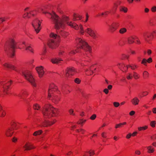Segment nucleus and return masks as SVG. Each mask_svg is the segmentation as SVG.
Returning <instances> with one entry per match:
<instances>
[{"label":"nucleus","mask_w":156,"mask_h":156,"mask_svg":"<svg viewBox=\"0 0 156 156\" xmlns=\"http://www.w3.org/2000/svg\"><path fill=\"white\" fill-rule=\"evenodd\" d=\"M135 41H136V44H141V42L139 39L136 36L135 39Z\"/></svg>","instance_id":"obj_51"},{"label":"nucleus","mask_w":156,"mask_h":156,"mask_svg":"<svg viewBox=\"0 0 156 156\" xmlns=\"http://www.w3.org/2000/svg\"><path fill=\"white\" fill-rule=\"evenodd\" d=\"M118 7V6L114 3L112 9L110 10L112 13L114 14L116 12Z\"/></svg>","instance_id":"obj_35"},{"label":"nucleus","mask_w":156,"mask_h":156,"mask_svg":"<svg viewBox=\"0 0 156 156\" xmlns=\"http://www.w3.org/2000/svg\"><path fill=\"white\" fill-rule=\"evenodd\" d=\"M47 45L50 48L52 49L56 48L59 46L58 43L52 39L49 40L48 41Z\"/></svg>","instance_id":"obj_15"},{"label":"nucleus","mask_w":156,"mask_h":156,"mask_svg":"<svg viewBox=\"0 0 156 156\" xmlns=\"http://www.w3.org/2000/svg\"><path fill=\"white\" fill-rule=\"evenodd\" d=\"M37 13L36 10L30 11L29 12H26L24 13L23 17L24 18H30L35 16L37 14Z\"/></svg>","instance_id":"obj_16"},{"label":"nucleus","mask_w":156,"mask_h":156,"mask_svg":"<svg viewBox=\"0 0 156 156\" xmlns=\"http://www.w3.org/2000/svg\"><path fill=\"white\" fill-rule=\"evenodd\" d=\"M140 101L138 98L136 97H135L131 100L132 104L135 105H137L139 104Z\"/></svg>","instance_id":"obj_27"},{"label":"nucleus","mask_w":156,"mask_h":156,"mask_svg":"<svg viewBox=\"0 0 156 156\" xmlns=\"http://www.w3.org/2000/svg\"><path fill=\"white\" fill-rule=\"evenodd\" d=\"M151 10L153 12H156V6H154L152 7L151 9Z\"/></svg>","instance_id":"obj_64"},{"label":"nucleus","mask_w":156,"mask_h":156,"mask_svg":"<svg viewBox=\"0 0 156 156\" xmlns=\"http://www.w3.org/2000/svg\"><path fill=\"white\" fill-rule=\"evenodd\" d=\"M149 93L147 91H142L139 94V96L140 97L142 98L147 95Z\"/></svg>","instance_id":"obj_36"},{"label":"nucleus","mask_w":156,"mask_h":156,"mask_svg":"<svg viewBox=\"0 0 156 156\" xmlns=\"http://www.w3.org/2000/svg\"><path fill=\"white\" fill-rule=\"evenodd\" d=\"M76 131L78 133L81 132L82 134H84L85 132V130L82 129H77Z\"/></svg>","instance_id":"obj_52"},{"label":"nucleus","mask_w":156,"mask_h":156,"mask_svg":"<svg viewBox=\"0 0 156 156\" xmlns=\"http://www.w3.org/2000/svg\"><path fill=\"white\" fill-rule=\"evenodd\" d=\"M59 112L58 109L54 108L50 104H45L43 107L42 113L44 117L46 119L56 117Z\"/></svg>","instance_id":"obj_2"},{"label":"nucleus","mask_w":156,"mask_h":156,"mask_svg":"<svg viewBox=\"0 0 156 156\" xmlns=\"http://www.w3.org/2000/svg\"><path fill=\"white\" fill-rule=\"evenodd\" d=\"M22 74L26 80L31 84L32 86L35 87H36L35 80L32 75L30 71H26L23 72Z\"/></svg>","instance_id":"obj_7"},{"label":"nucleus","mask_w":156,"mask_h":156,"mask_svg":"<svg viewBox=\"0 0 156 156\" xmlns=\"http://www.w3.org/2000/svg\"><path fill=\"white\" fill-rule=\"evenodd\" d=\"M117 66L123 72H126L128 69V65L126 66L125 64L122 63H119Z\"/></svg>","instance_id":"obj_22"},{"label":"nucleus","mask_w":156,"mask_h":156,"mask_svg":"<svg viewBox=\"0 0 156 156\" xmlns=\"http://www.w3.org/2000/svg\"><path fill=\"white\" fill-rule=\"evenodd\" d=\"M69 112L70 115L73 116L75 115V114L74 113V110L73 109H70L69 111Z\"/></svg>","instance_id":"obj_55"},{"label":"nucleus","mask_w":156,"mask_h":156,"mask_svg":"<svg viewBox=\"0 0 156 156\" xmlns=\"http://www.w3.org/2000/svg\"><path fill=\"white\" fill-rule=\"evenodd\" d=\"M129 56L128 55H126L125 54H122L120 56V59L121 60H125L128 59L129 58Z\"/></svg>","instance_id":"obj_40"},{"label":"nucleus","mask_w":156,"mask_h":156,"mask_svg":"<svg viewBox=\"0 0 156 156\" xmlns=\"http://www.w3.org/2000/svg\"><path fill=\"white\" fill-rule=\"evenodd\" d=\"M47 16L51 18L53 20V21L55 24V28L57 30H59L63 26L65 22L69 21V18L66 16H62V18L60 19L58 16L55 13L53 14L47 13Z\"/></svg>","instance_id":"obj_4"},{"label":"nucleus","mask_w":156,"mask_h":156,"mask_svg":"<svg viewBox=\"0 0 156 156\" xmlns=\"http://www.w3.org/2000/svg\"><path fill=\"white\" fill-rule=\"evenodd\" d=\"M41 22L37 19L34 20L33 21L32 25L37 34L39 32L41 29Z\"/></svg>","instance_id":"obj_9"},{"label":"nucleus","mask_w":156,"mask_h":156,"mask_svg":"<svg viewBox=\"0 0 156 156\" xmlns=\"http://www.w3.org/2000/svg\"><path fill=\"white\" fill-rule=\"evenodd\" d=\"M120 23L119 22H114L110 25H108V31L111 33L115 32L119 28Z\"/></svg>","instance_id":"obj_8"},{"label":"nucleus","mask_w":156,"mask_h":156,"mask_svg":"<svg viewBox=\"0 0 156 156\" xmlns=\"http://www.w3.org/2000/svg\"><path fill=\"white\" fill-rule=\"evenodd\" d=\"M86 121V120L83 119H80L77 122L79 124H82L84 123Z\"/></svg>","instance_id":"obj_47"},{"label":"nucleus","mask_w":156,"mask_h":156,"mask_svg":"<svg viewBox=\"0 0 156 156\" xmlns=\"http://www.w3.org/2000/svg\"><path fill=\"white\" fill-rule=\"evenodd\" d=\"M43 132L41 130H40L35 132L33 133V135L34 136H37L41 135Z\"/></svg>","instance_id":"obj_41"},{"label":"nucleus","mask_w":156,"mask_h":156,"mask_svg":"<svg viewBox=\"0 0 156 156\" xmlns=\"http://www.w3.org/2000/svg\"><path fill=\"white\" fill-rule=\"evenodd\" d=\"M150 23L152 26L156 25V22L154 21V19H152L150 20Z\"/></svg>","instance_id":"obj_56"},{"label":"nucleus","mask_w":156,"mask_h":156,"mask_svg":"<svg viewBox=\"0 0 156 156\" xmlns=\"http://www.w3.org/2000/svg\"><path fill=\"white\" fill-rule=\"evenodd\" d=\"M113 104L114 106L115 107H118L120 105L119 103V102H114Z\"/></svg>","instance_id":"obj_63"},{"label":"nucleus","mask_w":156,"mask_h":156,"mask_svg":"<svg viewBox=\"0 0 156 156\" xmlns=\"http://www.w3.org/2000/svg\"><path fill=\"white\" fill-rule=\"evenodd\" d=\"M127 31V30L125 28H121L119 31V33L120 34H123Z\"/></svg>","instance_id":"obj_44"},{"label":"nucleus","mask_w":156,"mask_h":156,"mask_svg":"<svg viewBox=\"0 0 156 156\" xmlns=\"http://www.w3.org/2000/svg\"><path fill=\"white\" fill-rule=\"evenodd\" d=\"M14 133V130L11 127L8 128L5 131V135L7 137H11Z\"/></svg>","instance_id":"obj_20"},{"label":"nucleus","mask_w":156,"mask_h":156,"mask_svg":"<svg viewBox=\"0 0 156 156\" xmlns=\"http://www.w3.org/2000/svg\"><path fill=\"white\" fill-rule=\"evenodd\" d=\"M81 64L83 65L86 66L91 61V58L90 57L87 56V54H83L81 56Z\"/></svg>","instance_id":"obj_12"},{"label":"nucleus","mask_w":156,"mask_h":156,"mask_svg":"<svg viewBox=\"0 0 156 156\" xmlns=\"http://www.w3.org/2000/svg\"><path fill=\"white\" fill-rule=\"evenodd\" d=\"M128 68H131V69L133 70H134L138 68V66L136 65H128Z\"/></svg>","instance_id":"obj_45"},{"label":"nucleus","mask_w":156,"mask_h":156,"mask_svg":"<svg viewBox=\"0 0 156 156\" xmlns=\"http://www.w3.org/2000/svg\"><path fill=\"white\" fill-rule=\"evenodd\" d=\"M85 73L86 75L88 76H90L92 75L93 74V72L89 68L88 69H87L85 71Z\"/></svg>","instance_id":"obj_43"},{"label":"nucleus","mask_w":156,"mask_h":156,"mask_svg":"<svg viewBox=\"0 0 156 156\" xmlns=\"http://www.w3.org/2000/svg\"><path fill=\"white\" fill-rule=\"evenodd\" d=\"M89 68L93 72V73L96 72L95 71L97 69V66L96 65L92 66L90 67V68Z\"/></svg>","instance_id":"obj_42"},{"label":"nucleus","mask_w":156,"mask_h":156,"mask_svg":"<svg viewBox=\"0 0 156 156\" xmlns=\"http://www.w3.org/2000/svg\"><path fill=\"white\" fill-rule=\"evenodd\" d=\"M5 115V112L3 110L2 106L0 105V117H3Z\"/></svg>","instance_id":"obj_30"},{"label":"nucleus","mask_w":156,"mask_h":156,"mask_svg":"<svg viewBox=\"0 0 156 156\" xmlns=\"http://www.w3.org/2000/svg\"><path fill=\"white\" fill-rule=\"evenodd\" d=\"M12 81L10 80L6 82H0V96H3L9 94L10 86Z\"/></svg>","instance_id":"obj_6"},{"label":"nucleus","mask_w":156,"mask_h":156,"mask_svg":"<svg viewBox=\"0 0 156 156\" xmlns=\"http://www.w3.org/2000/svg\"><path fill=\"white\" fill-rule=\"evenodd\" d=\"M5 69L9 70H16V67L13 65L8 63H5L3 64Z\"/></svg>","instance_id":"obj_19"},{"label":"nucleus","mask_w":156,"mask_h":156,"mask_svg":"<svg viewBox=\"0 0 156 156\" xmlns=\"http://www.w3.org/2000/svg\"><path fill=\"white\" fill-rule=\"evenodd\" d=\"M57 35L56 34H54L53 33H51L50 35V37H51L55 38Z\"/></svg>","instance_id":"obj_61"},{"label":"nucleus","mask_w":156,"mask_h":156,"mask_svg":"<svg viewBox=\"0 0 156 156\" xmlns=\"http://www.w3.org/2000/svg\"><path fill=\"white\" fill-rule=\"evenodd\" d=\"M28 94L27 91L25 90H22L19 95V97L20 98L25 99L27 97Z\"/></svg>","instance_id":"obj_23"},{"label":"nucleus","mask_w":156,"mask_h":156,"mask_svg":"<svg viewBox=\"0 0 156 156\" xmlns=\"http://www.w3.org/2000/svg\"><path fill=\"white\" fill-rule=\"evenodd\" d=\"M151 33L152 34L153 38H156V30H153Z\"/></svg>","instance_id":"obj_59"},{"label":"nucleus","mask_w":156,"mask_h":156,"mask_svg":"<svg viewBox=\"0 0 156 156\" xmlns=\"http://www.w3.org/2000/svg\"><path fill=\"white\" fill-rule=\"evenodd\" d=\"M156 122L155 121H151L150 123V126L152 128H154L155 127Z\"/></svg>","instance_id":"obj_49"},{"label":"nucleus","mask_w":156,"mask_h":156,"mask_svg":"<svg viewBox=\"0 0 156 156\" xmlns=\"http://www.w3.org/2000/svg\"><path fill=\"white\" fill-rule=\"evenodd\" d=\"M14 130V129H18V126L17 125L16 123V122L12 121L11 123V127Z\"/></svg>","instance_id":"obj_29"},{"label":"nucleus","mask_w":156,"mask_h":156,"mask_svg":"<svg viewBox=\"0 0 156 156\" xmlns=\"http://www.w3.org/2000/svg\"><path fill=\"white\" fill-rule=\"evenodd\" d=\"M26 50L27 51H29L31 52H33V51L32 48L30 46H29L27 47L26 48Z\"/></svg>","instance_id":"obj_53"},{"label":"nucleus","mask_w":156,"mask_h":156,"mask_svg":"<svg viewBox=\"0 0 156 156\" xmlns=\"http://www.w3.org/2000/svg\"><path fill=\"white\" fill-rule=\"evenodd\" d=\"M148 128L147 126H145L143 127H140L138 128V130L140 131L144 130L147 129Z\"/></svg>","instance_id":"obj_46"},{"label":"nucleus","mask_w":156,"mask_h":156,"mask_svg":"<svg viewBox=\"0 0 156 156\" xmlns=\"http://www.w3.org/2000/svg\"><path fill=\"white\" fill-rule=\"evenodd\" d=\"M33 108L34 110H38L40 109L41 107L38 104L35 103L33 105Z\"/></svg>","instance_id":"obj_39"},{"label":"nucleus","mask_w":156,"mask_h":156,"mask_svg":"<svg viewBox=\"0 0 156 156\" xmlns=\"http://www.w3.org/2000/svg\"><path fill=\"white\" fill-rule=\"evenodd\" d=\"M143 77L144 79H148L149 77V74L147 71H144L143 73Z\"/></svg>","instance_id":"obj_38"},{"label":"nucleus","mask_w":156,"mask_h":156,"mask_svg":"<svg viewBox=\"0 0 156 156\" xmlns=\"http://www.w3.org/2000/svg\"><path fill=\"white\" fill-rule=\"evenodd\" d=\"M147 152L149 154L153 153L154 151V148L151 146L147 147Z\"/></svg>","instance_id":"obj_31"},{"label":"nucleus","mask_w":156,"mask_h":156,"mask_svg":"<svg viewBox=\"0 0 156 156\" xmlns=\"http://www.w3.org/2000/svg\"><path fill=\"white\" fill-rule=\"evenodd\" d=\"M95 154L94 151L93 150H90L89 151L85 152L83 155L84 156H93Z\"/></svg>","instance_id":"obj_26"},{"label":"nucleus","mask_w":156,"mask_h":156,"mask_svg":"<svg viewBox=\"0 0 156 156\" xmlns=\"http://www.w3.org/2000/svg\"><path fill=\"white\" fill-rule=\"evenodd\" d=\"M127 123L126 122H124L122 123H119V124H116L115 128L116 129L122 127L124 126Z\"/></svg>","instance_id":"obj_33"},{"label":"nucleus","mask_w":156,"mask_h":156,"mask_svg":"<svg viewBox=\"0 0 156 156\" xmlns=\"http://www.w3.org/2000/svg\"><path fill=\"white\" fill-rule=\"evenodd\" d=\"M51 61L52 63L59 64L61 63L63 60L60 58H54L51 59Z\"/></svg>","instance_id":"obj_25"},{"label":"nucleus","mask_w":156,"mask_h":156,"mask_svg":"<svg viewBox=\"0 0 156 156\" xmlns=\"http://www.w3.org/2000/svg\"><path fill=\"white\" fill-rule=\"evenodd\" d=\"M119 44L120 46H123L125 44L124 41L123 40H120L119 42Z\"/></svg>","instance_id":"obj_62"},{"label":"nucleus","mask_w":156,"mask_h":156,"mask_svg":"<svg viewBox=\"0 0 156 156\" xmlns=\"http://www.w3.org/2000/svg\"><path fill=\"white\" fill-rule=\"evenodd\" d=\"M7 18L5 17L0 18V24L6 20Z\"/></svg>","instance_id":"obj_57"},{"label":"nucleus","mask_w":156,"mask_h":156,"mask_svg":"<svg viewBox=\"0 0 156 156\" xmlns=\"http://www.w3.org/2000/svg\"><path fill=\"white\" fill-rule=\"evenodd\" d=\"M145 40L148 43H150L154 39L151 32L147 31L143 34Z\"/></svg>","instance_id":"obj_14"},{"label":"nucleus","mask_w":156,"mask_h":156,"mask_svg":"<svg viewBox=\"0 0 156 156\" xmlns=\"http://www.w3.org/2000/svg\"><path fill=\"white\" fill-rule=\"evenodd\" d=\"M101 136L104 138H106L107 137V133L106 132H103L101 134Z\"/></svg>","instance_id":"obj_60"},{"label":"nucleus","mask_w":156,"mask_h":156,"mask_svg":"<svg viewBox=\"0 0 156 156\" xmlns=\"http://www.w3.org/2000/svg\"><path fill=\"white\" fill-rule=\"evenodd\" d=\"M126 77L128 80L131 79L133 77V75L131 73H128Z\"/></svg>","instance_id":"obj_54"},{"label":"nucleus","mask_w":156,"mask_h":156,"mask_svg":"<svg viewBox=\"0 0 156 156\" xmlns=\"http://www.w3.org/2000/svg\"><path fill=\"white\" fill-rule=\"evenodd\" d=\"M77 48L75 50L71 51L70 53L72 54H75L79 52L82 49L86 51L89 52L91 53L92 52V48L84 40L80 38H77L76 39Z\"/></svg>","instance_id":"obj_3"},{"label":"nucleus","mask_w":156,"mask_h":156,"mask_svg":"<svg viewBox=\"0 0 156 156\" xmlns=\"http://www.w3.org/2000/svg\"><path fill=\"white\" fill-rule=\"evenodd\" d=\"M82 18V16L76 13L73 14V19L74 21L80 20Z\"/></svg>","instance_id":"obj_28"},{"label":"nucleus","mask_w":156,"mask_h":156,"mask_svg":"<svg viewBox=\"0 0 156 156\" xmlns=\"http://www.w3.org/2000/svg\"><path fill=\"white\" fill-rule=\"evenodd\" d=\"M112 13L111 11L110 10L105 12L101 13H99L98 14V16H107L109 14Z\"/></svg>","instance_id":"obj_32"},{"label":"nucleus","mask_w":156,"mask_h":156,"mask_svg":"<svg viewBox=\"0 0 156 156\" xmlns=\"http://www.w3.org/2000/svg\"><path fill=\"white\" fill-rule=\"evenodd\" d=\"M86 32L89 35L94 39H96L98 38V37L94 30H92L91 28H88L85 30Z\"/></svg>","instance_id":"obj_17"},{"label":"nucleus","mask_w":156,"mask_h":156,"mask_svg":"<svg viewBox=\"0 0 156 156\" xmlns=\"http://www.w3.org/2000/svg\"><path fill=\"white\" fill-rule=\"evenodd\" d=\"M67 24L68 25L74 28L75 30H78L79 28L80 29V33L82 35H83L84 33V30L83 29L82 25L81 24H80L79 26L75 23H73L72 22H67Z\"/></svg>","instance_id":"obj_11"},{"label":"nucleus","mask_w":156,"mask_h":156,"mask_svg":"<svg viewBox=\"0 0 156 156\" xmlns=\"http://www.w3.org/2000/svg\"><path fill=\"white\" fill-rule=\"evenodd\" d=\"M60 34L63 37L66 38L69 35V33L68 32H66L65 31H62L60 33Z\"/></svg>","instance_id":"obj_37"},{"label":"nucleus","mask_w":156,"mask_h":156,"mask_svg":"<svg viewBox=\"0 0 156 156\" xmlns=\"http://www.w3.org/2000/svg\"><path fill=\"white\" fill-rule=\"evenodd\" d=\"M135 36H132L129 37L127 38L126 43L128 44H132L135 42Z\"/></svg>","instance_id":"obj_24"},{"label":"nucleus","mask_w":156,"mask_h":156,"mask_svg":"<svg viewBox=\"0 0 156 156\" xmlns=\"http://www.w3.org/2000/svg\"><path fill=\"white\" fill-rule=\"evenodd\" d=\"M66 71V76L68 77L74 75L76 72V69L74 67H68Z\"/></svg>","instance_id":"obj_13"},{"label":"nucleus","mask_w":156,"mask_h":156,"mask_svg":"<svg viewBox=\"0 0 156 156\" xmlns=\"http://www.w3.org/2000/svg\"><path fill=\"white\" fill-rule=\"evenodd\" d=\"M133 76L134 79L136 80L140 78V76L139 74L136 72H133Z\"/></svg>","instance_id":"obj_48"},{"label":"nucleus","mask_w":156,"mask_h":156,"mask_svg":"<svg viewBox=\"0 0 156 156\" xmlns=\"http://www.w3.org/2000/svg\"><path fill=\"white\" fill-rule=\"evenodd\" d=\"M57 122L56 119H54L51 120H45L41 124V126L42 127H50L54 124Z\"/></svg>","instance_id":"obj_10"},{"label":"nucleus","mask_w":156,"mask_h":156,"mask_svg":"<svg viewBox=\"0 0 156 156\" xmlns=\"http://www.w3.org/2000/svg\"><path fill=\"white\" fill-rule=\"evenodd\" d=\"M60 94V91L58 90L57 87L54 84H51L48 90V98H52L53 102L57 104L61 99Z\"/></svg>","instance_id":"obj_1"},{"label":"nucleus","mask_w":156,"mask_h":156,"mask_svg":"<svg viewBox=\"0 0 156 156\" xmlns=\"http://www.w3.org/2000/svg\"><path fill=\"white\" fill-rule=\"evenodd\" d=\"M119 11L121 12L126 13L128 11L127 8L124 6H121L119 7Z\"/></svg>","instance_id":"obj_34"},{"label":"nucleus","mask_w":156,"mask_h":156,"mask_svg":"<svg viewBox=\"0 0 156 156\" xmlns=\"http://www.w3.org/2000/svg\"><path fill=\"white\" fill-rule=\"evenodd\" d=\"M36 69L38 74L39 77H42L44 73L43 67L41 66L37 67H36Z\"/></svg>","instance_id":"obj_21"},{"label":"nucleus","mask_w":156,"mask_h":156,"mask_svg":"<svg viewBox=\"0 0 156 156\" xmlns=\"http://www.w3.org/2000/svg\"><path fill=\"white\" fill-rule=\"evenodd\" d=\"M20 48L18 43L14 39H11L9 43H6L5 45V51L8 56L13 58L15 55V49Z\"/></svg>","instance_id":"obj_5"},{"label":"nucleus","mask_w":156,"mask_h":156,"mask_svg":"<svg viewBox=\"0 0 156 156\" xmlns=\"http://www.w3.org/2000/svg\"><path fill=\"white\" fill-rule=\"evenodd\" d=\"M147 60L146 58H143L141 62V64H143L145 66H147Z\"/></svg>","instance_id":"obj_50"},{"label":"nucleus","mask_w":156,"mask_h":156,"mask_svg":"<svg viewBox=\"0 0 156 156\" xmlns=\"http://www.w3.org/2000/svg\"><path fill=\"white\" fill-rule=\"evenodd\" d=\"M35 148L33 145L30 142H27L23 147L24 151H29Z\"/></svg>","instance_id":"obj_18"},{"label":"nucleus","mask_w":156,"mask_h":156,"mask_svg":"<svg viewBox=\"0 0 156 156\" xmlns=\"http://www.w3.org/2000/svg\"><path fill=\"white\" fill-rule=\"evenodd\" d=\"M74 82L77 84H80L81 82V80L78 78H76L74 80Z\"/></svg>","instance_id":"obj_58"}]
</instances>
